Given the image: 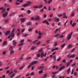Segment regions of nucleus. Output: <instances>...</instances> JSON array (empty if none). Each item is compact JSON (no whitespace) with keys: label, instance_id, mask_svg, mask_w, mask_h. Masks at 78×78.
I'll use <instances>...</instances> for the list:
<instances>
[{"label":"nucleus","instance_id":"3c124183","mask_svg":"<svg viewBox=\"0 0 78 78\" xmlns=\"http://www.w3.org/2000/svg\"><path fill=\"white\" fill-rule=\"evenodd\" d=\"M27 41H28V42H32V41L30 39H28Z\"/></svg>","mask_w":78,"mask_h":78},{"label":"nucleus","instance_id":"0eeeda50","mask_svg":"<svg viewBox=\"0 0 78 78\" xmlns=\"http://www.w3.org/2000/svg\"><path fill=\"white\" fill-rule=\"evenodd\" d=\"M26 20V18H22L21 19V21L22 23H23V22H25V20Z\"/></svg>","mask_w":78,"mask_h":78},{"label":"nucleus","instance_id":"9b49d317","mask_svg":"<svg viewBox=\"0 0 78 78\" xmlns=\"http://www.w3.org/2000/svg\"><path fill=\"white\" fill-rule=\"evenodd\" d=\"M75 54H73V55H72L71 56L69 57V58H73L75 57Z\"/></svg>","mask_w":78,"mask_h":78},{"label":"nucleus","instance_id":"7c9ffc66","mask_svg":"<svg viewBox=\"0 0 78 78\" xmlns=\"http://www.w3.org/2000/svg\"><path fill=\"white\" fill-rule=\"evenodd\" d=\"M33 27L32 28H30L29 30V32H31L32 31V30H33Z\"/></svg>","mask_w":78,"mask_h":78},{"label":"nucleus","instance_id":"37998d69","mask_svg":"<svg viewBox=\"0 0 78 78\" xmlns=\"http://www.w3.org/2000/svg\"><path fill=\"white\" fill-rule=\"evenodd\" d=\"M6 51H4L2 52V54L3 55H5L6 54Z\"/></svg>","mask_w":78,"mask_h":78},{"label":"nucleus","instance_id":"f704fd0d","mask_svg":"<svg viewBox=\"0 0 78 78\" xmlns=\"http://www.w3.org/2000/svg\"><path fill=\"white\" fill-rule=\"evenodd\" d=\"M75 65H76V64L75 63H74L71 65V67H74Z\"/></svg>","mask_w":78,"mask_h":78},{"label":"nucleus","instance_id":"8fccbe9b","mask_svg":"<svg viewBox=\"0 0 78 78\" xmlns=\"http://www.w3.org/2000/svg\"><path fill=\"white\" fill-rule=\"evenodd\" d=\"M57 19L56 18H54V20L55 22H57V21H56Z\"/></svg>","mask_w":78,"mask_h":78},{"label":"nucleus","instance_id":"0e129e2a","mask_svg":"<svg viewBox=\"0 0 78 78\" xmlns=\"http://www.w3.org/2000/svg\"><path fill=\"white\" fill-rule=\"evenodd\" d=\"M55 69H59V66H56L55 67Z\"/></svg>","mask_w":78,"mask_h":78},{"label":"nucleus","instance_id":"a211bd4d","mask_svg":"<svg viewBox=\"0 0 78 78\" xmlns=\"http://www.w3.org/2000/svg\"><path fill=\"white\" fill-rule=\"evenodd\" d=\"M70 68H69L68 69V70L67 71V72L68 73H70Z\"/></svg>","mask_w":78,"mask_h":78},{"label":"nucleus","instance_id":"393cba45","mask_svg":"<svg viewBox=\"0 0 78 78\" xmlns=\"http://www.w3.org/2000/svg\"><path fill=\"white\" fill-rule=\"evenodd\" d=\"M47 74H44V76L43 77V78H45L46 77H47Z\"/></svg>","mask_w":78,"mask_h":78},{"label":"nucleus","instance_id":"dca6fc26","mask_svg":"<svg viewBox=\"0 0 78 78\" xmlns=\"http://www.w3.org/2000/svg\"><path fill=\"white\" fill-rule=\"evenodd\" d=\"M28 5H29V4L28 3L25 4L23 5V6H27Z\"/></svg>","mask_w":78,"mask_h":78},{"label":"nucleus","instance_id":"39448f33","mask_svg":"<svg viewBox=\"0 0 78 78\" xmlns=\"http://www.w3.org/2000/svg\"><path fill=\"white\" fill-rule=\"evenodd\" d=\"M40 16H37L35 18V20H40Z\"/></svg>","mask_w":78,"mask_h":78},{"label":"nucleus","instance_id":"1a4fd4ad","mask_svg":"<svg viewBox=\"0 0 78 78\" xmlns=\"http://www.w3.org/2000/svg\"><path fill=\"white\" fill-rule=\"evenodd\" d=\"M60 36V35L59 34H56L55 36L54 37H59Z\"/></svg>","mask_w":78,"mask_h":78},{"label":"nucleus","instance_id":"ddd939ff","mask_svg":"<svg viewBox=\"0 0 78 78\" xmlns=\"http://www.w3.org/2000/svg\"><path fill=\"white\" fill-rule=\"evenodd\" d=\"M13 46H14V47H16V42L15 41V40H13Z\"/></svg>","mask_w":78,"mask_h":78},{"label":"nucleus","instance_id":"864d4df0","mask_svg":"<svg viewBox=\"0 0 78 78\" xmlns=\"http://www.w3.org/2000/svg\"><path fill=\"white\" fill-rule=\"evenodd\" d=\"M68 22V20H67L64 24V26H66V24Z\"/></svg>","mask_w":78,"mask_h":78},{"label":"nucleus","instance_id":"72a5a7b5","mask_svg":"<svg viewBox=\"0 0 78 78\" xmlns=\"http://www.w3.org/2000/svg\"><path fill=\"white\" fill-rule=\"evenodd\" d=\"M44 8H42V9H41L40 10V12H43V11H44Z\"/></svg>","mask_w":78,"mask_h":78},{"label":"nucleus","instance_id":"cd10ccee","mask_svg":"<svg viewBox=\"0 0 78 78\" xmlns=\"http://www.w3.org/2000/svg\"><path fill=\"white\" fill-rule=\"evenodd\" d=\"M23 55H22L21 56V57L20 58V60L21 59H23Z\"/></svg>","mask_w":78,"mask_h":78},{"label":"nucleus","instance_id":"9d476101","mask_svg":"<svg viewBox=\"0 0 78 78\" xmlns=\"http://www.w3.org/2000/svg\"><path fill=\"white\" fill-rule=\"evenodd\" d=\"M72 47V44H69L68 45V48H70L71 47Z\"/></svg>","mask_w":78,"mask_h":78},{"label":"nucleus","instance_id":"774afa93","mask_svg":"<svg viewBox=\"0 0 78 78\" xmlns=\"http://www.w3.org/2000/svg\"><path fill=\"white\" fill-rule=\"evenodd\" d=\"M74 76H76V72H75L74 73Z\"/></svg>","mask_w":78,"mask_h":78},{"label":"nucleus","instance_id":"e2e57ef3","mask_svg":"<svg viewBox=\"0 0 78 78\" xmlns=\"http://www.w3.org/2000/svg\"><path fill=\"white\" fill-rule=\"evenodd\" d=\"M31 12V11L30 10H28L27 12V14H30Z\"/></svg>","mask_w":78,"mask_h":78},{"label":"nucleus","instance_id":"aec40b11","mask_svg":"<svg viewBox=\"0 0 78 78\" xmlns=\"http://www.w3.org/2000/svg\"><path fill=\"white\" fill-rule=\"evenodd\" d=\"M27 25H31V23L29 22L27 23Z\"/></svg>","mask_w":78,"mask_h":78},{"label":"nucleus","instance_id":"4c0bfd02","mask_svg":"<svg viewBox=\"0 0 78 78\" xmlns=\"http://www.w3.org/2000/svg\"><path fill=\"white\" fill-rule=\"evenodd\" d=\"M34 62H31L30 63V65H31V66H32L33 65H34Z\"/></svg>","mask_w":78,"mask_h":78},{"label":"nucleus","instance_id":"052dcab7","mask_svg":"<svg viewBox=\"0 0 78 78\" xmlns=\"http://www.w3.org/2000/svg\"><path fill=\"white\" fill-rule=\"evenodd\" d=\"M20 33H20V32H18L17 34V35L18 36H19L20 35Z\"/></svg>","mask_w":78,"mask_h":78},{"label":"nucleus","instance_id":"5701e85b","mask_svg":"<svg viewBox=\"0 0 78 78\" xmlns=\"http://www.w3.org/2000/svg\"><path fill=\"white\" fill-rule=\"evenodd\" d=\"M5 12V8L2 11V13H4Z\"/></svg>","mask_w":78,"mask_h":78},{"label":"nucleus","instance_id":"6e6552de","mask_svg":"<svg viewBox=\"0 0 78 78\" xmlns=\"http://www.w3.org/2000/svg\"><path fill=\"white\" fill-rule=\"evenodd\" d=\"M10 31L9 30H8V31H7L5 34V36H8V34H9V33H10Z\"/></svg>","mask_w":78,"mask_h":78},{"label":"nucleus","instance_id":"2f4dec72","mask_svg":"<svg viewBox=\"0 0 78 78\" xmlns=\"http://www.w3.org/2000/svg\"><path fill=\"white\" fill-rule=\"evenodd\" d=\"M4 21H5V22L6 23H8L9 22V20H5Z\"/></svg>","mask_w":78,"mask_h":78},{"label":"nucleus","instance_id":"473e14b6","mask_svg":"<svg viewBox=\"0 0 78 78\" xmlns=\"http://www.w3.org/2000/svg\"><path fill=\"white\" fill-rule=\"evenodd\" d=\"M51 2H52V0H49L48 2V4H49L50 3H51Z\"/></svg>","mask_w":78,"mask_h":78},{"label":"nucleus","instance_id":"603ef678","mask_svg":"<svg viewBox=\"0 0 78 78\" xmlns=\"http://www.w3.org/2000/svg\"><path fill=\"white\" fill-rule=\"evenodd\" d=\"M57 42H55L54 43V46H55V47H56L57 46Z\"/></svg>","mask_w":78,"mask_h":78},{"label":"nucleus","instance_id":"de8ad7c7","mask_svg":"<svg viewBox=\"0 0 78 78\" xmlns=\"http://www.w3.org/2000/svg\"><path fill=\"white\" fill-rule=\"evenodd\" d=\"M31 20H35V19H34V17H32V18H31Z\"/></svg>","mask_w":78,"mask_h":78},{"label":"nucleus","instance_id":"bb28decb","mask_svg":"<svg viewBox=\"0 0 78 78\" xmlns=\"http://www.w3.org/2000/svg\"><path fill=\"white\" fill-rule=\"evenodd\" d=\"M7 44V42L6 41H5L3 44V45H6Z\"/></svg>","mask_w":78,"mask_h":78},{"label":"nucleus","instance_id":"ea45409f","mask_svg":"<svg viewBox=\"0 0 78 78\" xmlns=\"http://www.w3.org/2000/svg\"><path fill=\"white\" fill-rule=\"evenodd\" d=\"M41 44V41H39L37 42V45H39Z\"/></svg>","mask_w":78,"mask_h":78},{"label":"nucleus","instance_id":"f257e3e1","mask_svg":"<svg viewBox=\"0 0 78 78\" xmlns=\"http://www.w3.org/2000/svg\"><path fill=\"white\" fill-rule=\"evenodd\" d=\"M72 34H73V32H72L71 33L69 34L67 36V39L68 40H69L71 38V35H72Z\"/></svg>","mask_w":78,"mask_h":78},{"label":"nucleus","instance_id":"6ab92c4d","mask_svg":"<svg viewBox=\"0 0 78 78\" xmlns=\"http://www.w3.org/2000/svg\"><path fill=\"white\" fill-rule=\"evenodd\" d=\"M76 48V47H75V48H74L73 49L71 50V52L72 53L73 52V51H74V50H75Z\"/></svg>","mask_w":78,"mask_h":78},{"label":"nucleus","instance_id":"c756f323","mask_svg":"<svg viewBox=\"0 0 78 78\" xmlns=\"http://www.w3.org/2000/svg\"><path fill=\"white\" fill-rule=\"evenodd\" d=\"M15 30V28H14L13 29L12 31V34H14V31Z\"/></svg>","mask_w":78,"mask_h":78},{"label":"nucleus","instance_id":"680f3d73","mask_svg":"<svg viewBox=\"0 0 78 78\" xmlns=\"http://www.w3.org/2000/svg\"><path fill=\"white\" fill-rule=\"evenodd\" d=\"M25 30L24 29H23V30H21V33H23L24 32V30Z\"/></svg>","mask_w":78,"mask_h":78},{"label":"nucleus","instance_id":"4468645a","mask_svg":"<svg viewBox=\"0 0 78 78\" xmlns=\"http://www.w3.org/2000/svg\"><path fill=\"white\" fill-rule=\"evenodd\" d=\"M13 48V47L12 46H10V48H9V50L10 51H12V48Z\"/></svg>","mask_w":78,"mask_h":78},{"label":"nucleus","instance_id":"c85d7f7f","mask_svg":"<svg viewBox=\"0 0 78 78\" xmlns=\"http://www.w3.org/2000/svg\"><path fill=\"white\" fill-rule=\"evenodd\" d=\"M58 72H59L58 71H57V72H54L52 73V74L54 75L55 74H56V73H58Z\"/></svg>","mask_w":78,"mask_h":78},{"label":"nucleus","instance_id":"a878e982","mask_svg":"<svg viewBox=\"0 0 78 78\" xmlns=\"http://www.w3.org/2000/svg\"><path fill=\"white\" fill-rule=\"evenodd\" d=\"M75 25H76V23H73V24L72 25V27H75Z\"/></svg>","mask_w":78,"mask_h":78},{"label":"nucleus","instance_id":"58836bf2","mask_svg":"<svg viewBox=\"0 0 78 78\" xmlns=\"http://www.w3.org/2000/svg\"><path fill=\"white\" fill-rule=\"evenodd\" d=\"M23 43H22L18 45L19 46H22L23 45Z\"/></svg>","mask_w":78,"mask_h":78},{"label":"nucleus","instance_id":"49530a36","mask_svg":"<svg viewBox=\"0 0 78 78\" xmlns=\"http://www.w3.org/2000/svg\"><path fill=\"white\" fill-rule=\"evenodd\" d=\"M33 62L34 64H37V61H35Z\"/></svg>","mask_w":78,"mask_h":78},{"label":"nucleus","instance_id":"423d86ee","mask_svg":"<svg viewBox=\"0 0 78 78\" xmlns=\"http://www.w3.org/2000/svg\"><path fill=\"white\" fill-rule=\"evenodd\" d=\"M65 69V66H63L60 68L59 69V70L60 71H61V70L63 69Z\"/></svg>","mask_w":78,"mask_h":78},{"label":"nucleus","instance_id":"412c9836","mask_svg":"<svg viewBox=\"0 0 78 78\" xmlns=\"http://www.w3.org/2000/svg\"><path fill=\"white\" fill-rule=\"evenodd\" d=\"M42 72H43V70H41L39 72V74H41L42 73Z\"/></svg>","mask_w":78,"mask_h":78},{"label":"nucleus","instance_id":"09e8293b","mask_svg":"<svg viewBox=\"0 0 78 78\" xmlns=\"http://www.w3.org/2000/svg\"><path fill=\"white\" fill-rule=\"evenodd\" d=\"M11 36L12 37H13L14 36V34H12L11 35Z\"/></svg>","mask_w":78,"mask_h":78},{"label":"nucleus","instance_id":"c9c22d12","mask_svg":"<svg viewBox=\"0 0 78 78\" xmlns=\"http://www.w3.org/2000/svg\"><path fill=\"white\" fill-rule=\"evenodd\" d=\"M13 72H14V73H17V70H16V69H14Z\"/></svg>","mask_w":78,"mask_h":78},{"label":"nucleus","instance_id":"6e6d98bb","mask_svg":"<svg viewBox=\"0 0 78 78\" xmlns=\"http://www.w3.org/2000/svg\"><path fill=\"white\" fill-rule=\"evenodd\" d=\"M73 23V21L72 20H71L70 22V24L72 25V23Z\"/></svg>","mask_w":78,"mask_h":78},{"label":"nucleus","instance_id":"79ce46f5","mask_svg":"<svg viewBox=\"0 0 78 78\" xmlns=\"http://www.w3.org/2000/svg\"><path fill=\"white\" fill-rule=\"evenodd\" d=\"M43 6L42 5H40L39 7V8H42L43 7Z\"/></svg>","mask_w":78,"mask_h":78},{"label":"nucleus","instance_id":"5fc2aeb1","mask_svg":"<svg viewBox=\"0 0 78 78\" xmlns=\"http://www.w3.org/2000/svg\"><path fill=\"white\" fill-rule=\"evenodd\" d=\"M19 17H23V15L22 14H21V15H20L19 16Z\"/></svg>","mask_w":78,"mask_h":78},{"label":"nucleus","instance_id":"20e7f679","mask_svg":"<svg viewBox=\"0 0 78 78\" xmlns=\"http://www.w3.org/2000/svg\"><path fill=\"white\" fill-rule=\"evenodd\" d=\"M47 55V54L45 53L44 55L43 52H42L41 54V57H45L46 56V55Z\"/></svg>","mask_w":78,"mask_h":78},{"label":"nucleus","instance_id":"7ed1b4c3","mask_svg":"<svg viewBox=\"0 0 78 78\" xmlns=\"http://www.w3.org/2000/svg\"><path fill=\"white\" fill-rule=\"evenodd\" d=\"M38 69L39 70H43L44 69V66H41L38 67Z\"/></svg>","mask_w":78,"mask_h":78},{"label":"nucleus","instance_id":"a18cd8bd","mask_svg":"<svg viewBox=\"0 0 78 78\" xmlns=\"http://www.w3.org/2000/svg\"><path fill=\"white\" fill-rule=\"evenodd\" d=\"M61 58H59V59H57V61H60V60H61Z\"/></svg>","mask_w":78,"mask_h":78},{"label":"nucleus","instance_id":"c03bdc74","mask_svg":"<svg viewBox=\"0 0 78 78\" xmlns=\"http://www.w3.org/2000/svg\"><path fill=\"white\" fill-rule=\"evenodd\" d=\"M70 64V62H69L67 64V66L68 67V66H69V65Z\"/></svg>","mask_w":78,"mask_h":78},{"label":"nucleus","instance_id":"f8f14e48","mask_svg":"<svg viewBox=\"0 0 78 78\" xmlns=\"http://www.w3.org/2000/svg\"><path fill=\"white\" fill-rule=\"evenodd\" d=\"M53 61H54V62H55V61H56V56H53Z\"/></svg>","mask_w":78,"mask_h":78},{"label":"nucleus","instance_id":"338daca9","mask_svg":"<svg viewBox=\"0 0 78 78\" xmlns=\"http://www.w3.org/2000/svg\"><path fill=\"white\" fill-rule=\"evenodd\" d=\"M50 17H53V13H51V15H50Z\"/></svg>","mask_w":78,"mask_h":78},{"label":"nucleus","instance_id":"4be33fe9","mask_svg":"<svg viewBox=\"0 0 78 78\" xmlns=\"http://www.w3.org/2000/svg\"><path fill=\"white\" fill-rule=\"evenodd\" d=\"M38 34L40 35V36H41V35H42L43 34H41V31H39L38 32Z\"/></svg>","mask_w":78,"mask_h":78},{"label":"nucleus","instance_id":"bf43d9fd","mask_svg":"<svg viewBox=\"0 0 78 78\" xmlns=\"http://www.w3.org/2000/svg\"><path fill=\"white\" fill-rule=\"evenodd\" d=\"M41 56V54H37V57H40Z\"/></svg>","mask_w":78,"mask_h":78},{"label":"nucleus","instance_id":"f3484780","mask_svg":"<svg viewBox=\"0 0 78 78\" xmlns=\"http://www.w3.org/2000/svg\"><path fill=\"white\" fill-rule=\"evenodd\" d=\"M65 46H66V44H64L61 45V47H62V48H64Z\"/></svg>","mask_w":78,"mask_h":78},{"label":"nucleus","instance_id":"b1692460","mask_svg":"<svg viewBox=\"0 0 78 78\" xmlns=\"http://www.w3.org/2000/svg\"><path fill=\"white\" fill-rule=\"evenodd\" d=\"M39 8V6L38 5H36L34 7V8L35 9H36V8L37 9V8Z\"/></svg>","mask_w":78,"mask_h":78},{"label":"nucleus","instance_id":"f03ea898","mask_svg":"<svg viewBox=\"0 0 78 78\" xmlns=\"http://www.w3.org/2000/svg\"><path fill=\"white\" fill-rule=\"evenodd\" d=\"M8 15V12H5L2 15V17L5 18Z\"/></svg>","mask_w":78,"mask_h":78},{"label":"nucleus","instance_id":"e433bc0d","mask_svg":"<svg viewBox=\"0 0 78 78\" xmlns=\"http://www.w3.org/2000/svg\"><path fill=\"white\" fill-rule=\"evenodd\" d=\"M38 41H39V40H36L33 42V43H34V44H35V43H36V42H37Z\"/></svg>","mask_w":78,"mask_h":78},{"label":"nucleus","instance_id":"4d7b16f0","mask_svg":"<svg viewBox=\"0 0 78 78\" xmlns=\"http://www.w3.org/2000/svg\"><path fill=\"white\" fill-rule=\"evenodd\" d=\"M56 20H57L56 21L57 22H58L59 21V19L58 18H57V19Z\"/></svg>","mask_w":78,"mask_h":78},{"label":"nucleus","instance_id":"a19ab883","mask_svg":"<svg viewBox=\"0 0 78 78\" xmlns=\"http://www.w3.org/2000/svg\"><path fill=\"white\" fill-rule=\"evenodd\" d=\"M24 66H23L21 67H20L19 69L20 70H22V69H23V67H24Z\"/></svg>","mask_w":78,"mask_h":78},{"label":"nucleus","instance_id":"69168bd1","mask_svg":"<svg viewBox=\"0 0 78 78\" xmlns=\"http://www.w3.org/2000/svg\"><path fill=\"white\" fill-rule=\"evenodd\" d=\"M34 49H35V47L34 46H33L31 50H34Z\"/></svg>","mask_w":78,"mask_h":78},{"label":"nucleus","instance_id":"13d9d810","mask_svg":"<svg viewBox=\"0 0 78 78\" xmlns=\"http://www.w3.org/2000/svg\"><path fill=\"white\" fill-rule=\"evenodd\" d=\"M38 51L39 52H42V49H40Z\"/></svg>","mask_w":78,"mask_h":78},{"label":"nucleus","instance_id":"2eb2a0df","mask_svg":"<svg viewBox=\"0 0 78 78\" xmlns=\"http://www.w3.org/2000/svg\"><path fill=\"white\" fill-rule=\"evenodd\" d=\"M14 76H15V73H13L11 74L10 77L11 78H13Z\"/></svg>","mask_w":78,"mask_h":78}]
</instances>
